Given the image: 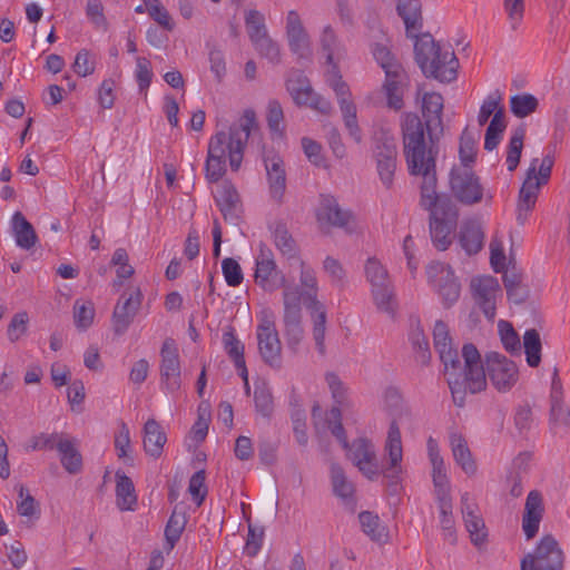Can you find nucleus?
I'll use <instances>...</instances> for the list:
<instances>
[{"label": "nucleus", "instance_id": "nucleus-1", "mask_svg": "<svg viewBox=\"0 0 570 570\" xmlns=\"http://www.w3.org/2000/svg\"><path fill=\"white\" fill-rule=\"evenodd\" d=\"M433 341L444 365V375L453 400L460 406L464 403L466 392L478 393L485 389L487 377L499 392L510 391L519 380L517 364L502 354H488L487 371L473 344H464L459 354L452 345L446 324L441 321L434 325Z\"/></svg>", "mask_w": 570, "mask_h": 570}, {"label": "nucleus", "instance_id": "nucleus-2", "mask_svg": "<svg viewBox=\"0 0 570 570\" xmlns=\"http://www.w3.org/2000/svg\"><path fill=\"white\" fill-rule=\"evenodd\" d=\"M404 155L411 175L421 176V206L434 214L442 207L455 205L445 196L436 193L435 158L426 146L424 128L419 116L406 114L403 119Z\"/></svg>", "mask_w": 570, "mask_h": 570}, {"label": "nucleus", "instance_id": "nucleus-3", "mask_svg": "<svg viewBox=\"0 0 570 570\" xmlns=\"http://www.w3.org/2000/svg\"><path fill=\"white\" fill-rule=\"evenodd\" d=\"M254 126V112L246 111L237 122L230 126L228 132L218 131L210 137L205 164L206 178L209 181L220 180L226 171L227 158L233 170L239 169Z\"/></svg>", "mask_w": 570, "mask_h": 570}, {"label": "nucleus", "instance_id": "nucleus-4", "mask_svg": "<svg viewBox=\"0 0 570 570\" xmlns=\"http://www.w3.org/2000/svg\"><path fill=\"white\" fill-rule=\"evenodd\" d=\"M320 46L325 56L326 65L328 66V69L325 71V81L337 97L344 124L350 136L355 142L360 144L362 141V134L357 125L356 106L350 99V88L347 83L343 81L335 62V58H338L341 55L342 45L331 24H326L322 28Z\"/></svg>", "mask_w": 570, "mask_h": 570}, {"label": "nucleus", "instance_id": "nucleus-5", "mask_svg": "<svg viewBox=\"0 0 570 570\" xmlns=\"http://www.w3.org/2000/svg\"><path fill=\"white\" fill-rule=\"evenodd\" d=\"M342 413L338 406H333L326 414L327 428L338 440L342 446L347 451V458L367 479H377L382 470L376 455V449L373 442L365 438H358L348 445L347 438L342 425Z\"/></svg>", "mask_w": 570, "mask_h": 570}, {"label": "nucleus", "instance_id": "nucleus-6", "mask_svg": "<svg viewBox=\"0 0 570 570\" xmlns=\"http://www.w3.org/2000/svg\"><path fill=\"white\" fill-rule=\"evenodd\" d=\"M414 51L425 76L441 82H451L456 78L459 61L450 46H440L430 35H423L415 40Z\"/></svg>", "mask_w": 570, "mask_h": 570}, {"label": "nucleus", "instance_id": "nucleus-7", "mask_svg": "<svg viewBox=\"0 0 570 570\" xmlns=\"http://www.w3.org/2000/svg\"><path fill=\"white\" fill-rule=\"evenodd\" d=\"M553 164L554 156L552 153H548L541 160L533 158L530 161L517 205V220L520 225L528 222L530 213L535 206L540 188L550 179Z\"/></svg>", "mask_w": 570, "mask_h": 570}, {"label": "nucleus", "instance_id": "nucleus-8", "mask_svg": "<svg viewBox=\"0 0 570 570\" xmlns=\"http://www.w3.org/2000/svg\"><path fill=\"white\" fill-rule=\"evenodd\" d=\"M364 274L377 311L393 317L397 309V299L386 267L377 258L370 257L364 265Z\"/></svg>", "mask_w": 570, "mask_h": 570}, {"label": "nucleus", "instance_id": "nucleus-9", "mask_svg": "<svg viewBox=\"0 0 570 570\" xmlns=\"http://www.w3.org/2000/svg\"><path fill=\"white\" fill-rule=\"evenodd\" d=\"M500 101L501 95L499 91L489 94L483 100L478 115L480 126H484L492 116L484 137V148L489 151L499 146L507 127L504 110L500 107Z\"/></svg>", "mask_w": 570, "mask_h": 570}, {"label": "nucleus", "instance_id": "nucleus-10", "mask_svg": "<svg viewBox=\"0 0 570 570\" xmlns=\"http://www.w3.org/2000/svg\"><path fill=\"white\" fill-rule=\"evenodd\" d=\"M289 266L298 272L297 284L288 282L285 276H281L283 288L292 289L299 297L304 298L306 309L323 306V303L318 299L320 281L315 267L303 258L296 263H291Z\"/></svg>", "mask_w": 570, "mask_h": 570}, {"label": "nucleus", "instance_id": "nucleus-11", "mask_svg": "<svg viewBox=\"0 0 570 570\" xmlns=\"http://www.w3.org/2000/svg\"><path fill=\"white\" fill-rule=\"evenodd\" d=\"M256 336L258 351L265 363L273 367L282 364V346L272 311L263 309L257 315Z\"/></svg>", "mask_w": 570, "mask_h": 570}, {"label": "nucleus", "instance_id": "nucleus-12", "mask_svg": "<svg viewBox=\"0 0 570 570\" xmlns=\"http://www.w3.org/2000/svg\"><path fill=\"white\" fill-rule=\"evenodd\" d=\"M564 554L558 541L550 534L543 535L533 551L527 553L520 563L521 570H562Z\"/></svg>", "mask_w": 570, "mask_h": 570}, {"label": "nucleus", "instance_id": "nucleus-13", "mask_svg": "<svg viewBox=\"0 0 570 570\" xmlns=\"http://www.w3.org/2000/svg\"><path fill=\"white\" fill-rule=\"evenodd\" d=\"M430 287L445 306H452L460 297L461 284L452 267L442 262H431L425 268Z\"/></svg>", "mask_w": 570, "mask_h": 570}, {"label": "nucleus", "instance_id": "nucleus-14", "mask_svg": "<svg viewBox=\"0 0 570 570\" xmlns=\"http://www.w3.org/2000/svg\"><path fill=\"white\" fill-rule=\"evenodd\" d=\"M284 33L289 51L297 58L309 60L313 56L311 36L297 10H288L284 16Z\"/></svg>", "mask_w": 570, "mask_h": 570}, {"label": "nucleus", "instance_id": "nucleus-15", "mask_svg": "<svg viewBox=\"0 0 570 570\" xmlns=\"http://www.w3.org/2000/svg\"><path fill=\"white\" fill-rule=\"evenodd\" d=\"M286 89L297 106H307L324 115L332 111L330 100L316 94L307 77L299 71L289 73L286 80Z\"/></svg>", "mask_w": 570, "mask_h": 570}, {"label": "nucleus", "instance_id": "nucleus-16", "mask_svg": "<svg viewBox=\"0 0 570 570\" xmlns=\"http://www.w3.org/2000/svg\"><path fill=\"white\" fill-rule=\"evenodd\" d=\"M160 387L168 394H176L181 387L179 351L173 338H166L160 348Z\"/></svg>", "mask_w": 570, "mask_h": 570}, {"label": "nucleus", "instance_id": "nucleus-17", "mask_svg": "<svg viewBox=\"0 0 570 570\" xmlns=\"http://www.w3.org/2000/svg\"><path fill=\"white\" fill-rule=\"evenodd\" d=\"M316 219L323 230L336 227L352 233L356 227L355 218L351 212L343 209L337 199L331 195H321L316 208Z\"/></svg>", "mask_w": 570, "mask_h": 570}, {"label": "nucleus", "instance_id": "nucleus-18", "mask_svg": "<svg viewBox=\"0 0 570 570\" xmlns=\"http://www.w3.org/2000/svg\"><path fill=\"white\" fill-rule=\"evenodd\" d=\"M450 187L454 197L466 205L481 202L484 195L483 186L472 168L464 166H454L452 168Z\"/></svg>", "mask_w": 570, "mask_h": 570}, {"label": "nucleus", "instance_id": "nucleus-19", "mask_svg": "<svg viewBox=\"0 0 570 570\" xmlns=\"http://www.w3.org/2000/svg\"><path fill=\"white\" fill-rule=\"evenodd\" d=\"M472 296L488 320L495 317L497 304L502 298L499 281L490 275H480L471 279Z\"/></svg>", "mask_w": 570, "mask_h": 570}, {"label": "nucleus", "instance_id": "nucleus-20", "mask_svg": "<svg viewBox=\"0 0 570 570\" xmlns=\"http://www.w3.org/2000/svg\"><path fill=\"white\" fill-rule=\"evenodd\" d=\"M396 156L397 148L395 137L389 132H383L382 137L376 141L374 157L380 180L387 189L393 186Z\"/></svg>", "mask_w": 570, "mask_h": 570}, {"label": "nucleus", "instance_id": "nucleus-21", "mask_svg": "<svg viewBox=\"0 0 570 570\" xmlns=\"http://www.w3.org/2000/svg\"><path fill=\"white\" fill-rule=\"evenodd\" d=\"M255 259V283L267 292L277 289L281 283L279 271L274 257V253L265 244L261 243L257 253L254 256Z\"/></svg>", "mask_w": 570, "mask_h": 570}, {"label": "nucleus", "instance_id": "nucleus-22", "mask_svg": "<svg viewBox=\"0 0 570 570\" xmlns=\"http://www.w3.org/2000/svg\"><path fill=\"white\" fill-rule=\"evenodd\" d=\"M436 209L430 215V233L434 246L440 250H445L452 243V234L458 223L456 207H443Z\"/></svg>", "mask_w": 570, "mask_h": 570}, {"label": "nucleus", "instance_id": "nucleus-23", "mask_svg": "<svg viewBox=\"0 0 570 570\" xmlns=\"http://www.w3.org/2000/svg\"><path fill=\"white\" fill-rule=\"evenodd\" d=\"M403 445L400 426L396 421L391 422L384 442V458L380 468L386 478H399L402 473Z\"/></svg>", "mask_w": 570, "mask_h": 570}, {"label": "nucleus", "instance_id": "nucleus-24", "mask_svg": "<svg viewBox=\"0 0 570 570\" xmlns=\"http://www.w3.org/2000/svg\"><path fill=\"white\" fill-rule=\"evenodd\" d=\"M263 160L269 197L276 204H282L284 202L287 181L285 163L282 156L273 150L264 151Z\"/></svg>", "mask_w": 570, "mask_h": 570}, {"label": "nucleus", "instance_id": "nucleus-25", "mask_svg": "<svg viewBox=\"0 0 570 570\" xmlns=\"http://www.w3.org/2000/svg\"><path fill=\"white\" fill-rule=\"evenodd\" d=\"M461 513L472 544L483 547L488 541V529L479 505L469 493L461 497Z\"/></svg>", "mask_w": 570, "mask_h": 570}, {"label": "nucleus", "instance_id": "nucleus-26", "mask_svg": "<svg viewBox=\"0 0 570 570\" xmlns=\"http://www.w3.org/2000/svg\"><path fill=\"white\" fill-rule=\"evenodd\" d=\"M550 425L554 432L570 430V409L564 402V391L554 367L550 386Z\"/></svg>", "mask_w": 570, "mask_h": 570}, {"label": "nucleus", "instance_id": "nucleus-27", "mask_svg": "<svg viewBox=\"0 0 570 570\" xmlns=\"http://www.w3.org/2000/svg\"><path fill=\"white\" fill-rule=\"evenodd\" d=\"M426 451L432 468V481L434 484L436 499L438 501L449 500L451 499L450 481L448 478L445 463L443 456L441 455L439 443L432 436H429L426 441Z\"/></svg>", "mask_w": 570, "mask_h": 570}, {"label": "nucleus", "instance_id": "nucleus-28", "mask_svg": "<svg viewBox=\"0 0 570 570\" xmlns=\"http://www.w3.org/2000/svg\"><path fill=\"white\" fill-rule=\"evenodd\" d=\"M142 302V293L135 287L128 295L124 294L117 302L112 313V325L116 334H124L132 323Z\"/></svg>", "mask_w": 570, "mask_h": 570}, {"label": "nucleus", "instance_id": "nucleus-29", "mask_svg": "<svg viewBox=\"0 0 570 570\" xmlns=\"http://www.w3.org/2000/svg\"><path fill=\"white\" fill-rule=\"evenodd\" d=\"M543 513L544 505L542 494L537 490L530 491L525 500L522 515V530L527 540L537 535Z\"/></svg>", "mask_w": 570, "mask_h": 570}, {"label": "nucleus", "instance_id": "nucleus-30", "mask_svg": "<svg viewBox=\"0 0 570 570\" xmlns=\"http://www.w3.org/2000/svg\"><path fill=\"white\" fill-rule=\"evenodd\" d=\"M303 304L304 298L299 297L295 292L283 289L284 324L287 332L293 333L297 340L302 336L299 323Z\"/></svg>", "mask_w": 570, "mask_h": 570}, {"label": "nucleus", "instance_id": "nucleus-31", "mask_svg": "<svg viewBox=\"0 0 570 570\" xmlns=\"http://www.w3.org/2000/svg\"><path fill=\"white\" fill-rule=\"evenodd\" d=\"M449 443L454 462L466 475H474L478 471V465L464 436L461 433L452 432Z\"/></svg>", "mask_w": 570, "mask_h": 570}, {"label": "nucleus", "instance_id": "nucleus-32", "mask_svg": "<svg viewBox=\"0 0 570 570\" xmlns=\"http://www.w3.org/2000/svg\"><path fill=\"white\" fill-rule=\"evenodd\" d=\"M422 114L430 134L442 129L443 97L435 91L423 92Z\"/></svg>", "mask_w": 570, "mask_h": 570}, {"label": "nucleus", "instance_id": "nucleus-33", "mask_svg": "<svg viewBox=\"0 0 570 570\" xmlns=\"http://www.w3.org/2000/svg\"><path fill=\"white\" fill-rule=\"evenodd\" d=\"M10 227L14 243L19 248L29 250L37 244L36 230L21 212H16L11 216Z\"/></svg>", "mask_w": 570, "mask_h": 570}, {"label": "nucleus", "instance_id": "nucleus-34", "mask_svg": "<svg viewBox=\"0 0 570 570\" xmlns=\"http://www.w3.org/2000/svg\"><path fill=\"white\" fill-rule=\"evenodd\" d=\"M57 451L61 465L70 474H77L82 469V456L78 450L77 441L69 438H59Z\"/></svg>", "mask_w": 570, "mask_h": 570}, {"label": "nucleus", "instance_id": "nucleus-35", "mask_svg": "<svg viewBox=\"0 0 570 570\" xmlns=\"http://www.w3.org/2000/svg\"><path fill=\"white\" fill-rule=\"evenodd\" d=\"M397 12L404 21L407 36L417 39L422 29L420 0H397Z\"/></svg>", "mask_w": 570, "mask_h": 570}, {"label": "nucleus", "instance_id": "nucleus-36", "mask_svg": "<svg viewBox=\"0 0 570 570\" xmlns=\"http://www.w3.org/2000/svg\"><path fill=\"white\" fill-rule=\"evenodd\" d=\"M167 436L161 425L154 419H149L144 425V449L153 458H159L166 444Z\"/></svg>", "mask_w": 570, "mask_h": 570}, {"label": "nucleus", "instance_id": "nucleus-37", "mask_svg": "<svg viewBox=\"0 0 570 570\" xmlns=\"http://www.w3.org/2000/svg\"><path fill=\"white\" fill-rule=\"evenodd\" d=\"M214 198L225 218L237 216L239 196L232 183L222 181L214 191Z\"/></svg>", "mask_w": 570, "mask_h": 570}, {"label": "nucleus", "instance_id": "nucleus-38", "mask_svg": "<svg viewBox=\"0 0 570 570\" xmlns=\"http://www.w3.org/2000/svg\"><path fill=\"white\" fill-rule=\"evenodd\" d=\"M116 478V503L121 511H132L137 505L135 485L129 476L118 470Z\"/></svg>", "mask_w": 570, "mask_h": 570}, {"label": "nucleus", "instance_id": "nucleus-39", "mask_svg": "<svg viewBox=\"0 0 570 570\" xmlns=\"http://www.w3.org/2000/svg\"><path fill=\"white\" fill-rule=\"evenodd\" d=\"M273 243L281 255L291 264L302 259L296 242L287 228L277 224L273 229Z\"/></svg>", "mask_w": 570, "mask_h": 570}, {"label": "nucleus", "instance_id": "nucleus-40", "mask_svg": "<svg viewBox=\"0 0 570 570\" xmlns=\"http://www.w3.org/2000/svg\"><path fill=\"white\" fill-rule=\"evenodd\" d=\"M483 239L484 233L478 223L466 222L462 225L459 244L468 255L476 254L483 246Z\"/></svg>", "mask_w": 570, "mask_h": 570}, {"label": "nucleus", "instance_id": "nucleus-41", "mask_svg": "<svg viewBox=\"0 0 570 570\" xmlns=\"http://www.w3.org/2000/svg\"><path fill=\"white\" fill-rule=\"evenodd\" d=\"M384 91L389 107L399 110L403 107L402 70H390L385 75Z\"/></svg>", "mask_w": 570, "mask_h": 570}, {"label": "nucleus", "instance_id": "nucleus-42", "mask_svg": "<svg viewBox=\"0 0 570 570\" xmlns=\"http://www.w3.org/2000/svg\"><path fill=\"white\" fill-rule=\"evenodd\" d=\"M223 343L226 353L233 358L235 367L243 380L247 382V368L244 358V345L233 332H225Z\"/></svg>", "mask_w": 570, "mask_h": 570}, {"label": "nucleus", "instance_id": "nucleus-43", "mask_svg": "<svg viewBox=\"0 0 570 570\" xmlns=\"http://www.w3.org/2000/svg\"><path fill=\"white\" fill-rule=\"evenodd\" d=\"M96 309L90 299L78 298L73 303L72 316L78 331L88 330L95 320Z\"/></svg>", "mask_w": 570, "mask_h": 570}, {"label": "nucleus", "instance_id": "nucleus-44", "mask_svg": "<svg viewBox=\"0 0 570 570\" xmlns=\"http://www.w3.org/2000/svg\"><path fill=\"white\" fill-rule=\"evenodd\" d=\"M98 65L99 59L97 53L82 48L76 53L71 68L78 77L87 78L96 72Z\"/></svg>", "mask_w": 570, "mask_h": 570}, {"label": "nucleus", "instance_id": "nucleus-45", "mask_svg": "<svg viewBox=\"0 0 570 570\" xmlns=\"http://www.w3.org/2000/svg\"><path fill=\"white\" fill-rule=\"evenodd\" d=\"M524 137V127H518L511 132V137L507 147L505 158V164L509 171L515 170L520 163Z\"/></svg>", "mask_w": 570, "mask_h": 570}, {"label": "nucleus", "instance_id": "nucleus-46", "mask_svg": "<svg viewBox=\"0 0 570 570\" xmlns=\"http://www.w3.org/2000/svg\"><path fill=\"white\" fill-rule=\"evenodd\" d=\"M523 348L527 364L530 367H537L541 362V338L537 330H527L523 334Z\"/></svg>", "mask_w": 570, "mask_h": 570}, {"label": "nucleus", "instance_id": "nucleus-47", "mask_svg": "<svg viewBox=\"0 0 570 570\" xmlns=\"http://www.w3.org/2000/svg\"><path fill=\"white\" fill-rule=\"evenodd\" d=\"M331 479L335 495L341 498L346 504L352 503L354 485L346 479L342 468L333 464L331 468Z\"/></svg>", "mask_w": 570, "mask_h": 570}, {"label": "nucleus", "instance_id": "nucleus-48", "mask_svg": "<svg viewBox=\"0 0 570 570\" xmlns=\"http://www.w3.org/2000/svg\"><path fill=\"white\" fill-rule=\"evenodd\" d=\"M313 318V338L315 341L316 350L320 354L324 355L326 351L325 332H326V309L325 306L320 308L307 309Z\"/></svg>", "mask_w": 570, "mask_h": 570}, {"label": "nucleus", "instance_id": "nucleus-49", "mask_svg": "<svg viewBox=\"0 0 570 570\" xmlns=\"http://www.w3.org/2000/svg\"><path fill=\"white\" fill-rule=\"evenodd\" d=\"M358 520L363 532L368 535L372 540L382 542L386 538L385 528L381 524L380 518L370 512L364 511L358 515Z\"/></svg>", "mask_w": 570, "mask_h": 570}, {"label": "nucleus", "instance_id": "nucleus-50", "mask_svg": "<svg viewBox=\"0 0 570 570\" xmlns=\"http://www.w3.org/2000/svg\"><path fill=\"white\" fill-rule=\"evenodd\" d=\"M245 26L252 42L268 35L265 16L258 10L252 9L246 12Z\"/></svg>", "mask_w": 570, "mask_h": 570}, {"label": "nucleus", "instance_id": "nucleus-51", "mask_svg": "<svg viewBox=\"0 0 570 570\" xmlns=\"http://www.w3.org/2000/svg\"><path fill=\"white\" fill-rule=\"evenodd\" d=\"M111 265L116 268L117 281L114 285H120L124 279L130 278L135 269L129 264V256L125 248H117L111 257Z\"/></svg>", "mask_w": 570, "mask_h": 570}, {"label": "nucleus", "instance_id": "nucleus-52", "mask_svg": "<svg viewBox=\"0 0 570 570\" xmlns=\"http://www.w3.org/2000/svg\"><path fill=\"white\" fill-rule=\"evenodd\" d=\"M538 99L530 94L514 95L510 99V108L514 116L524 118L535 111Z\"/></svg>", "mask_w": 570, "mask_h": 570}, {"label": "nucleus", "instance_id": "nucleus-53", "mask_svg": "<svg viewBox=\"0 0 570 570\" xmlns=\"http://www.w3.org/2000/svg\"><path fill=\"white\" fill-rule=\"evenodd\" d=\"M134 75L138 85L139 92L146 97L147 90L154 77L151 62L145 57H136V68Z\"/></svg>", "mask_w": 570, "mask_h": 570}, {"label": "nucleus", "instance_id": "nucleus-54", "mask_svg": "<svg viewBox=\"0 0 570 570\" xmlns=\"http://www.w3.org/2000/svg\"><path fill=\"white\" fill-rule=\"evenodd\" d=\"M439 509H440V525L444 533V537L451 541H455V522L452 513V501L449 500H439Z\"/></svg>", "mask_w": 570, "mask_h": 570}, {"label": "nucleus", "instance_id": "nucleus-55", "mask_svg": "<svg viewBox=\"0 0 570 570\" xmlns=\"http://www.w3.org/2000/svg\"><path fill=\"white\" fill-rule=\"evenodd\" d=\"M146 7L147 13L153 20H155L160 27L167 31L174 29L173 19L167 9L161 4L159 0H142Z\"/></svg>", "mask_w": 570, "mask_h": 570}, {"label": "nucleus", "instance_id": "nucleus-56", "mask_svg": "<svg viewBox=\"0 0 570 570\" xmlns=\"http://www.w3.org/2000/svg\"><path fill=\"white\" fill-rule=\"evenodd\" d=\"M498 331L504 348L511 354H518L521 351V343L518 333L512 325L503 320L498 322Z\"/></svg>", "mask_w": 570, "mask_h": 570}, {"label": "nucleus", "instance_id": "nucleus-57", "mask_svg": "<svg viewBox=\"0 0 570 570\" xmlns=\"http://www.w3.org/2000/svg\"><path fill=\"white\" fill-rule=\"evenodd\" d=\"M258 53L266 58L272 63H278L281 61V48L279 45L274 41L269 35L262 37L252 42Z\"/></svg>", "mask_w": 570, "mask_h": 570}, {"label": "nucleus", "instance_id": "nucleus-58", "mask_svg": "<svg viewBox=\"0 0 570 570\" xmlns=\"http://www.w3.org/2000/svg\"><path fill=\"white\" fill-rule=\"evenodd\" d=\"M503 278L509 301L514 304L523 303L528 296V289L521 283L519 276L505 274Z\"/></svg>", "mask_w": 570, "mask_h": 570}, {"label": "nucleus", "instance_id": "nucleus-59", "mask_svg": "<svg viewBox=\"0 0 570 570\" xmlns=\"http://www.w3.org/2000/svg\"><path fill=\"white\" fill-rule=\"evenodd\" d=\"M222 273L226 284L230 287H237L243 283L242 267L234 258L226 257L222 261Z\"/></svg>", "mask_w": 570, "mask_h": 570}, {"label": "nucleus", "instance_id": "nucleus-60", "mask_svg": "<svg viewBox=\"0 0 570 570\" xmlns=\"http://www.w3.org/2000/svg\"><path fill=\"white\" fill-rule=\"evenodd\" d=\"M29 315L26 311L16 313L7 328V336L10 342H17L26 335L28 331Z\"/></svg>", "mask_w": 570, "mask_h": 570}, {"label": "nucleus", "instance_id": "nucleus-61", "mask_svg": "<svg viewBox=\"0 0 570 570\" xmlns=\"http://www.w3.org/2000/svg\"><path fill=\"white\" fill-rule=\"evenodd\" d=\"M503 9L511 29H518L524 17L525 0H504Z\"/></svg>", "mask_w": 570, "mask_h": 570}, {"label": "nucleus", "instance_id": "nucleus-62", "mask_svg": "<svg viewBox=\"0 0 570 570\" xmlns=\"http://www.w3.org/2000/svg\"><path fill=\"white\" fill-rule=\"evenodd\" d=\"M205 480L206 474L204 470L195 472L189 480L188 492L197 504H202L207 494Z\"/></svg>", "mask_w": 570, "mask_h": 570}, {"label": "nucleus", "instance_id": "nucleus-63", "mask_svg": "<svg viewBox=\"0 0 570 570\" xmlns=\"http://www.w3.org/2000/svg\"><path fill=\"white\" fill-rule=\"evenodd\" d=\"M490 263L494 272L501 273L507 267L504 246L502 239L494 237L490 242Z\"/></svg>", "mask_w": 570, "mask_h": 570}, {"label": "nucleus", "instance_id": "nucleus-64", "mask_svg": "<svg viewBox=\"0 0 570 570\" xmlns=\"http://www.w3.org/2000/svg\"><path fill=\"white\" fill-rule=\"evenodd\" d=\"M116 83L111 78H106L101 81L98 92L97 100L102 109H111L115 105V90Z\"/></svg>", "mask_w": 570, "mask_h": 570}]
</instances>
